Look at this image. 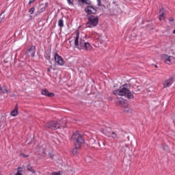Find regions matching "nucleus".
Masks as SVG:
<instances>
[{"instance_id":"obj_10","label":"nucleus","mask_w":175,"mask_h":175,"mask_svg":"<svg viewBox=\"0 0 175 175\" xmlns=\"http://www.w3.org/2000/svg\"><path fill=\"white\" fill-rule=\"evenodd\" d=\"M55 61L58 65H64L65 62H64V59L61 56H59L58 54L55 53Z\"/></svg>"},{"instance_id":"obj_29","label":"nucleus","mask_w":175,"mask_h":175,"mask_svg":"<svg viewBox=\"0 0 175 175\" xmlns=\"http://www.w3.org/2000/svg\"><path fill=\"white\" fill-rule=\"evenodd\" d=\"M14 110H18V105H16Z\"/></svg>"},{"instance_id":"obj_31","label":"nucleus","mask_w":175,"mask_h":175,"mask_svg":"<svg viewBox=\"0 0 175 175\" xmlns=\"http://www.w3.org/2000/svg\"><path fill=\"white\" fill-rule=\"evenodd\" d=\"M57 142H58L59 143H62V141H61V140H59V139H57Z\"/></svg>"},{"instance_id":"obj_32","label":"nucleus","mask_w":175,"mask_h":175,"mask_svg":"<svg viewBox=\"0 0 175 175\" xmlns=\"http://www.w3.org/2000/svg\"><path fill=\"white\" fill-rule=\"evenodd\" d=\"M97 2L98 3V5H99V3H100V0H97Z\"/></svg>"},{"instance_id":"obj_25","label":"nucleus","mask_w":175,"mask_h":175,"mask_svg":"<svg viewBox=\"0 0 175 175\" xmlns=\"http://www.w3.org/2000/svg\"><path fill=\"white\" fill-rule=\"evenodd\" d=\"M33 12H35V8H31L29 11V12L31 14H33Z\"/></svg>"},{"instance_id":"obj_35","label":"nucleus","mask_w":175,"mask_h":175,"mask_svg":"<svg viewBox=\"0 0 175 175\" xmlns=\"http://www.w3.org/2000/svg\"><path fill=\"white\" fill-rule=\"evenodd\" d=\"M53 157H54L53 155L51 154V158H53Z\"/></svg>"},{"instance_id":"obj_27","label":"nucleus","mask_w":175,"mask_h":175,"mask_svg":"<svg viewBox=\"0 0 175 175\" xmlns=\"http://www.w3.org/2000/svg\"><path fill=\"white\" fill-rule=\"evenodd\" d=\"M46 10V6H44L41 8V12H44Z\"/></svg>"},{"instance_id":"obj_2","label":"nucleus","mask_w":175,"mask_h":175,"mask_svg":"<svg viewBox=\"0 0 175 175\" xmlns=\"http://www.w3.org/2000/svg\"><path fill=\"white\" fill-rule=\"evenodd\" d=\"M126 85H123L118 90H114L113 94L116 95V96H126L128 99H132L133 94L126 88Z\"/></svg>"},{"instance_id":"obj_4","label":"nucleus","mask_w":175,"mask_h":175,"mask_svg":"<svg viewBox=\"0 0 175 175\" xmlns=\"http://www.w3.org/2000/svg\"><path fill=\"white\" fill-rule=\"evenodd\" d=\"M99 23V18L96 16L92 15L88 18L86 25L88 28H94L96 27Z\"/></svg>"},{"instance_id":"obj_33","label":"nucleus","mask_w":175,"mask_h":175,"mask_svg":"<svg viewBox=\"0 0 175 175\" xmlns=\"http://www.w3.org/2000/svg\"><path fill=\"white\" fill-rule=\"evenodd\" d=\"M2 23V18L0 17V24Z\"/></svg>"},{"instance_id":"obj_8","label":"nucleus","mask_w":175,"mask_h":175,"mask_svg":"<svg viewBox=\"0 0 175 175\" xmlns=\"http://www.w3.org/2000/svg\"><path fill=\"white\" fill-rule=\"evenodd\" d=\"M120 150L122 152H126L129 150V144L125 141H121L120 145Z\"/></svg>"},{"instance_id":"obj_20","label":"nucleus","mask_w":175,"mask_h":175,"mask_svg":"<svg viewBox=\"0 0 175 175\" xmlns=\"http://www.w3.org/2000/svg\"><path fill=\"white\" fill-rule=\"evenodd\" d=\"M77 148H77V146H75V148H73L72 150V153L73 154V155H76V154H77Z\"/></svg>"},{"instance_id":"obj_23","label":"nucleus","mask_w":175,"mask_h":175,"mask_svg":"<svg viewBox=\"0 0 175 175\" xmlns=\"http://www.w3.org/2000/svg\"><path fill=\"white\" fill-rule=\"evenodd\" d=\"M58 25H59V27H64V21L63 20H59Z\"/></svg>"},{"instance_id":"obj_5","label":"nucleus","mask_w":175,"mask_h":175,"mask_svg":"<svg viewBox=\"0 0 175 175\" xmlns=\"http://www.w3.org/2000/svg\"><path fill=\"white\" fill-rule=\"evenodd\" d=\"M45 126L49 129H51L52 131H55V129H59V124L55 121H50L46 123Z\"/></svg>"},{"instance_id":"obj_18","label":"nucleus","mask_w":175,"mask_h":175,"mask_svg":"<svg viewBox=\"0 0 175 175\" xmlns=\"http://www.w3.org/2000/svg\"><path fill=\"white\" fill-rule=\"evenodd\" d=\"M118 102H119V103H120V105H125V103H126V100H125L122 98H118Z\"/></svg>"},{"instance_id":"obj_22","label":"nucleus","mask_w":175,"mask_h":175,"mask_svg":"<svg viewBox=\"0 0 175 175\" xmlns=\"http://www.w3.org/2000/svg\"><path fill=\"white\" fill-rule=\"evenodd\" d=\"M81 2L82 3H88V5H90L91 3V1L90 0H81Z\"/></svg>"},{"instance_id":"obj_15","label":"nucleus","mask_w":175,"mask_h":175,"mask_svg":"<svg viewBox=\"0 0 175 175\" xmlns=\"http://www.w3.org/2000/svg\"><path fill=\"white\" fill-rule=\"evenodd\" d=\"M165 8H162L161 10H160V14H159V20L160 21H163V20H165Z\"/></svg>"},{"instance_id":"obj_7","label":"nucleus","mask_w":175,"mask_h":175,"mask_svg":"<svg viewBox=\"0 0 175 175\" xmlns=\"http://www.w3.org/2000/svg\"><path fill=\"white\" fill-rule=\"evenodd\" d=\"M103 133H105V132H106L105 134L107 136H108V137H112L113 139H116V137H117V133H116V132L111 131V129H110V128H107V129L103 128Z\"/></svg>"},{"instance_id":"obj_30","label":"nucleus","mask_w":175,"mask_h":175,"mask_svg":"<svg viewBox=\"0 0 175 175\" xmlns=\"http://www.w3.org/2000/svg\"><path fill=\"white\" fill-rule=\"evenodd\" d=\"M103 38V37L100 36V37L98 38L99 42H100V40H102V38Z\"/></svg>"},{"instance_id":"obj_17","label":"nucleus","mask_w":175,"mask_h":175,"mask_svg":"<svg viewBox=\"0 0 175 175\" xmlns=\"http://www.w3.org/2000/svg\"><path fill=\"white\" fill-rule=\"evenodd\" d=\"M10 114H11V116H12V117H16V116H18V111H17V110H13V111H11Z\"/></svg>"},{"instance_id":"obj_36","label":"nucleus","mask_w":175,"mask_h":175,"mask_svg":"<svg viewBox=\"0 0 175 175\" xmlns=\"http://www.w3.org/2000/svg\"><path fill=\"white\" fill-rule=\"evenodd\" d=\"M127 139H128V140H129V136H127Z\"/></svg>"},{"instance_id":"obj_11","label":"nucleus","mask_w":175,"mask_h":175,"mask_svg":"<svg viewBox=\"0 0 175 175\" xmlns=\"http://www.w3.org/2000/svg\"><path fill=\"white\" fill-rule=\"evenodd\" d=\"M174 82V79L173 78H170L167 80H165L163 82V87L165 88H167V87H170Z\"/></svg>"},{"instance_id":"obj_13","label":"nucleus","mask_w":175,"mask_h":175,"mask_svg":"<svg viewBox=\"0 0 175 175\" xmlns=\"http://www.w3.org/2000/svg\"><path fill=\"white\" fill-rule=\"evenodd\" d=\"M27 55L30 57H34L35 56V46H32L28 51H27Z\"/></svg>"},{"instance_id":"obj_16","label":"nucleus","mask_w":175,"mask_h":175,"mask_svg":"<svg viewBox=\"0 0 175 175\" xmlns=\"http://www.w3.org/2000/svg\"><path fill=\"white\" fill-rule=\"evenodd\" d=\"M23 172H24V166L18 168V172L15 175H23Z\"/></svg>"},{"instance_id":"obj_19","label":"nucleus","mask_w":175,"mask_h":175,"mask_svg":"<svg viewBox=\"0 0 175 175\" xmlns=\"http://www.w3.org/2000/svg\"><path fill=\"white\" fill-rule=\"evenodd\" d=\"M27 169L29 172H31V173H35V171L33 169H32V166L31 165H27Z\"/></svg>"},{"instance_id":"obj_26","label":"nucleus","mask_w":175,"mask_h":175,"mask_svg":"<svg viewBox=\"0 0 175 175\" xmlns=\"http://www.w3.org/2000/svg\"><path fill=\"white\" fill-rule=\"evenodd\" d=\"M51 175H61V172H53Z\"/></svg>"},{"instance_id":"obj_3","label":"nucleus","mask_w":175,"mask_h":175,"mask_svg":"<svg viewBox=\"0 0 175 175\" xmlns=\"http://www.w3.org/2000/svg\"><path fill=\"white\" fill-rule=\"evenodd\" d=\"M71 139L75 142L77 148H80L81 144H84V139H83V137H81V135L78 131L72 135Z\"/></svg>"},{"instance_id":"obj_37","label":"nucleus","mask_w":175,"mask_h":175,"mask_svg":"<svg viewBox=\"0 0 175 175\" xmlns=\"http://www.w3.org/2000/svg\"><path fill=\"white\" fill-rule=\"evenodd\" d=\"M48 72H50V68L48 69Z\"/></svg>"},{"instance_id":"obj_9","label":"nucleus","mask_w":175,"mask_h":175,"mask_svg":"<svg viewBox=\"0 0 175 175\" xmlns=\"http://www.w3.org/2000/svg\"><path fill=\"white\" fill-rule=\"evenodd\" d=\"M85 12L87 14H95L96 13V9L93 6L88 5L85 8Z\"/></svg>"},{"instance_id":"obj_12","label":"nucleus","mask_w":175,"mask_h":175,"mask_svg":"<svg viewBox=\"0 0 175 175\" xmlns=\"http://www.w3.org/2000/svg\"><path fill=\"white\" fill-rule=\"evenodd\" d=\"M59 123L58 125H59V128L61 126H63V128H66V123L68 122V119L66 118H63L62 119H60L58 121Z\"/></svg>"},{"instance_id":"obj_1","label":"nucleus","mask_w":175,"mask_h":175,"mask_svg":"<svg viewBox=\"0 0 175 175\" xmlns=\"http://www.w3.org/2000/svg\"><path fill=\"white\" fill-rule=\"evenodd\" d=\"M70 43H73L76 49L79 50H91L92 46L90 42H85L80 38L79 31L75 32L70 38Z\"/></svg>"},{"instance_id":"obj_21","label":"nucleus","mask_w":175,"mask_h":175,"mask_svg":"<svg viewBox=\"0 0 175 175\" xmlns=\"http://www.w3.org/2000/svg\"><path fill=\"white\" fill-rule=\"evenodd\" d=\"M0 92H3V94H6L8 91L5 88V87L0 88Z\"/></svg>"},{"instance_id":"obj_14","label":"nucleus","mask_w":175,"mask_h":175,"mask_svg":"<svg viewBox=\"0 0 175 175\" xmlns=\"http://www.w3.org/2000/svg\"><path fill=\"white\" fill-rule=\"evenodd\" d=\"M42 95H44L45 96L53 97L54 96V93L49 92V90L44 89L42 90Z\"/></svg>"},{"instance_id":"obj_24","label":"nucleus","mask_w":175,"mask_h":175,"mask_svg":"<svg viewBox=\"0 0 175 175\" xmlns=\"http://www.w3.org/2000/svg\"><path fill=\"white\" fill-rule=\"evenodd\" d=\"M67 3L69 5V6H74V3L73 1H72V0H67Z\"/></svg>"},{"instance_id":"obj_6","label":"nucleus","mask_w":175,"mask_h":175,"mask_svg":"<svg viewBox=\"0 0 175 175\" xmlns=\"http://www.w3.org/2000/svg\"><path fill=\"white\" fill-rule=\"evenodd\" d=\"M163 61L167 64L168 65H170V64H174L175 63V57L173 56H169L167 55H163L161 57Z\"/></svg>"},{"instance_id":"obj_28","label":"nucleus","mask_w":175,"mask_h":175,"mask_svg":"<svg viewBox=\"0 0 175 175\" xmlns=\"http://www.w3.org/2000/svg\"><path fill=\"white\" fill-rule=\"evenodd\" d=\"M33 2H35V0H29V5H31Z\"/></svg>"},{"instance_id":"obj_34","label":"nucleus","mask_w":175,"mask_h":175,"mask_svg":"<svg viewBox=\"0 0 175 175\" xmlns=\"http://www.w3.org/2000/svg\"><path fill=\"white\" fill-rule=\"evenodd\" d=\"M105 126H107V123L104 124Z\"/></svg>"}]
</instances>
